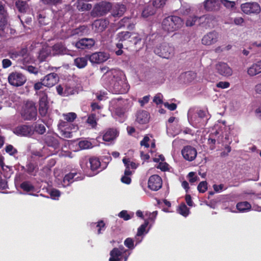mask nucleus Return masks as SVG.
I'll list each match as a JSON object with an SVG mask.
<instances>
[{
  "mask_svg": "<svg viewBox=\"0 0 261 261\" xmlns=\"http://www.w3.org/2000/svg\"><path fill=\"white\" fill-rule=\"evenodd\" d=\"M111 7L110 3L101 2L95 5L91 12V15L94 17L105 15L110 10Z\"/></svg>",
  "mask_w": 261,
  "mask_h": 261,
  "instance_id": "obj_7",
  "label": "nucleus"
},
{
  "mask_svg": "<svg viewBox=\"0 0 261 261\" xmlns=\"http://www.w3.org/2000/svg\"><path fill=\"white\" fill-rule=\"evenodd\" d=\"M124 245L129 249H133L135 248L134 241L130 238H127L124 242Z\"/></svg>",
  "mask_w": 261,
  "mask_h": 261,
  "instance_id": "obj_59",
  "label": "nucleus"
},
{
  "mask_svg": "<svg viewBox=\"0 0 261 261\" xmlns=\"http://www.w3.org/2000/svg\"><path fill=\"white\" fill-rule=\"evenodd\" d=\"M79 147L82 149H86L92 147L91 143L87 140L81 141L79 143Z\"/></svg>",
  "mask_w": 261,
  "mask_h": 261,
  "instance_id": "obj_53",
  "label": "nucleus"
},
{
  "mask_svg": "<svg viewBox=\"0 0 261 261\" xmlns=\"http://www.w3.org/2000/svg\"><path fill=\"white\" fill-rule=\"evenodd\" d=\"M34 129L37 133L41 135L44 134L46 130L44 125L42 124H36Z\"/></svg>",
  "mask_w": 261,
  "mask_h": 261,
  "instance_id": "obj_56",
  "label": "nucleus"
},
{
  "mask_svg": "<svg viewBox=\"0 0 261 261\" xmlns=\"http://www.w3.org/2000/svg\"><path fill=\"white\" fill-rule=\"evenodd\" d=\"M16 6L19 11L24 12L28 8V5L25 2L22 1H18L16 2Z\"/></svg>",
  "mask_w": 261,
  "mask_h": 261,
  "instance_id": "obj_49",
  "label": "nucleus"
},
{
  "mask_svg": "<svg viewBox=\"0 0 261 261\" xmlns=\"http://www.w3.org/2000/svg\"><path fill=\"white\" fill-rule=\"evenodd\" d=\"M53 55H72V52L67 49L62 44L57 43L53 47Z\"/></svg>",
  "mask_w": 261,
  "mask_h": 261,
  "instance_id": "obj_22",
  "label": "nucleus"
},
{
  "mask_svg": "<svg viewBox=\"0 0 261 261\" xmlns=\"http://www.w3.org/2000/svg\"><path fill=\"white\" fill-rule=\"evenodd\" d=\"M151 142V140L148 136H146L144 137L143 139L140 142V145L145 147H149V143Z\"/></svg>",
  "mask_w": 261,
  "mask_h": 261,
  "instance_id": "obj_64",
  "label": "nucleus"
},
{
  "mask_svg": "<svg viewBox=\"0 0 261 261\" xmlns=\"http://www.w3.org/2000/svg\"><path fill=\"white\" fill-rule=\"evenodd\" d=\"M207 189V182L205 181L200 182L197 187V189L198 191L200 193L205 192L206 191Z\"/></svg>",
  "mask_w": 261,
  "mask_h": 261,
  "instance_id": "obj_60",
  "label": "nucleus"
},
{
  "mask_svg": "<svg viewBox=\"0 0 261 261\" xmlns=\"http://www.w3.org/2000/svg\"><path fill=\"white\" fill-rule=\"evenodd\" d=\"M157 215V211H154L152 213L146 212L145 213V216L147 217V219L145 220H148L149 222H152V223H153L155 221Z\"/></svg>",
  "mask_w": 261,
  "mask_h": 261,
  "instance_id": "obj_50",
  "label": "nucleus"
},
{
  "mask_svg": "<svg viewBox=\"0 0 261 261\" xmlns=\"http://www.w3.org/2000/svg\"><path fill=\"white\" fill-rule=\"evenodd\" d=\"M167 0H152V4L154 8H160L163 7Z\"/></svg>",
  "mask_w": 261,
  "mask_h": 261,
  "instance_id": "obj_54",
  "label": "nucleus"
},
{
  "mask_svg": "<svg viewBox=\"0 0 261 261\" xmlns=\"http://www.w3.org/2000/svg\"><path fill=\"white\" fill-rule=\"evenodd\" d=\"M62 117L64 120L71 123L77 118V115L74 112H69L63 113Z\"/></svg>",
  "mask_w": 261,
  "mask_h": 261,
  "instance_id": "obj_40",
  "label": "nucleus"
},
{
  "mask_svg": "<svg viewBox=\"0 0 261 261\" xmlns=\"http://www.w3.org/2000/svg\"><path fill=\"white\" fill-rule=\"evenodd\" d=\"M154 52L159 56L168 59L174 56V47L169 43L164 42L157 45Z\"/></svg>",
  "mask_w": 261,
  "mask_h": 261,
  "instance_id": "obj_4",
  "label": "nucleus"
},
{
  "mask_svg": "<svg viewBox=\"0 0 261 261\" xmlns=\"http://www.w3.org/2000/svg\"><path fill=\"white\" fill-rule=\"evenodd\" d=\"M95 44V41L93 39L83 38L77 42L75 46L77 48L85 49L92 47Z\"/></svg>",
  "mask_w": 261,
  "mask_h": 261,
  "instance_id": "obj_21",
  "label": "nucleus"
},
{
  "mask_svg": "<svg viewBox=\"0 0 261 261\" xmlns=\"http://www.w3.org/2000/svg\"><path fill=\"white\" fill-rule=\"evenodd\" d=\"M162 186V179L158 175L151 176L148 181V187L152 191H156L160 189Z\"/></svg>",
  "mask_w": 261,
  "mask_h": 261,
  "instance_id": "obj_13",
  "label": "nucleus"
},
{
  "mask_svg": "<svg viewBox=\"0 0 261 261\" xmlns=\"http://www.w3.org/2000/svg\"><path fill=\"white\" fill-rule=\"evenodd\" d=\"M219 35L216 31L207 33L202 38L201 43L203 45L210 46L215 44L219 39Z\"/></svg>",
  "mask_w": 261,
  "mask_h": 261,
  "instance_id": "obj_11",
  "label": "nucleus"
},
{
  "mask_svg": "<svg viewBox=\"0 0 261 261\" xmlns=\"http://www.w3.org/2000/svg\"><path fill=\"white\" fill-rule=\"evenodd\" d=\"M131 37H130L129 41L134 43V44L136 45L138 42H140L141 40V38L139 36L135 33H131Z\"/></svg>",
  "mask_w": 261,
  "mask_h": 261,
  "instance_id": "obj_61",
  "label": "nucleus"
},
{
  "mask_svg": "<svg viewBox=\"0 0 261 261\" xmlns=\"http://www.w3.org/2000/svg\"><path fill=\"white\" fill-rule=\"evenodd\" d=\"M149 114L146 111H138L136 115V121L140 124H145L148 122Z\"/></svg>",
  "mask_w": 261,
  "mask_h": 261,
  "instance_id": "obj_26",
  "label": "nucleus"
},
{
  "mask_svg": "<svg viewBox=\"0 0 261 261\" xmlns=\"http://www.w3.org/2000/svg\"><path fill=\"white\" fill-rule=\"evenodd\" d=\"M44 86L47 87L54 86L59 81L57 74L51 73L46 75L43 79Z\"/></svg>",
  "mask_w": 261,
  "mask_h": 261,
  "instance_id": "obj_19",
  "label": "nucleus"
},
{
  "mask_svg": "<svg viewBox=\"0 0 261 261\" xmlns=\"http://www.w3.org/2000/svg\"><path fill=\"white\" fill-rule=\"evenodd\" d=\"M220 3L222 4L227 9L231 11H233L236 9V3L234 1H230L228 0H220Z\"/></svg>",
  "mask_w": 261,
  "mask_h": 261,
  "instance_id": "obj_37",
  "label": "nucleus"
},
{
  "mask_svg": "<svg viewBox=\"0 0 261 261\" xmlns=\"http://www.w3.org/2000/svg\"><path fill=\"white\" fill-rule=\"evenodd\" d=\"M205 114L206 112L204 111L199 110L196 112L194 109L191 108L188 113V121L192 125L198 127L203 123Z\"/></svg>",
  "mask_w": 261,
  "mask_h": 261,
  "instance_id": "obj_3",
  "label": "nucleus"
},
{
  "mask_svg": "<svg viewBox=\"0 0 261 261\" xmlns=\"http://www.w3.org/2000/svg\"><path fill=\"white\" fill-rule=\"evenodd\" d=\"M119 132L116 128H109L105 130L103 135V140L106 142H112L118 137Z\"/></svg>",
  "mask_w": 261,
  "mask_h": 261,
  "instance_id": "obj_20",
  "label": "nucleus"
},
{
  "mask_svg": "<svg viewBox=\"0 0 261 261\" xmlns=\"http://www.w3.org/2000/svg\"><path fill=\"white\" fill-rule=\"evenodd\" d=\"M77 174L76 173H69L66 174L63 180L62 185L64 187L70 185L73 181V178Z\"/></svg>",
  "mask_w": 261,
  "mask_h": 261,
  "instance_id": "obj_34",
  "label": "nucleus"
},
{
  "mask_svg": "<svg viewBox=\"0 0 261 261\" xmlns=\"http://www.w3.org/2000/svg\"><path fill=\"white\" fill-rule=\"evenodd\" d=\"M197 150L193 146L187 145L181 150V154L183 158L187 161H192L197 156Z\"/></svg>",
  "mask_w": 261,
  "mask_h": 261,
  "instance_id": "obj_12",
  "label": "nucleus"
},
{
  "mask_svg": "<svg viewBox=\"0 0 261 261\" xmlns=\"http://www.w3.org/2000/svg\"><path fill=\"white\" fill-rule=\"evenodd\" d=\"M129 19L128 18H124L119 22L120 26H126L129 30H132L134 28V24L129 23Z\"/></svg>",
  "mask_w": 261,
  "mask_h": 261,
  "instance_id": "obj_51",
  "label": "nucleus"
},
{
  "mask_svg": "<svg viewBox=\"0 0 261 261\" xmlns=\"http://www.w3.org/2000/svg\"><path fill=\"white\" fill-rule=\"evenodd\" d=\"M91 0H78L76 7L77 9L81 11H88L92 8V5L87 4L86 2L91 1Z\"/></svg>",
  "mask_w": 261,
  "mask_h": 261,
  "instance_id": "obj_30",
  "label": "nucleus"
},
{
  "mask_svg": "<svg viewBox=\"0 0 261 261\" xmlns=\"http://www.w3.org/2000/svg\"><path fill=\"white\" fill-rule=\"evenodd\" d=\"M88 60L87 57L77 58L74 59V65L79 68H84L87 65Z\"/></svg>",
  "mask_w": 261,
  "mask_h": 261,
  "instance_id": "obj_33",
  "label": "nucleus"
},
{
  "mask_svg": "<svg viewBox=\"0 0 261 261\" xmlns=\"http://www.w3.org/2000/svg\"><path fill=\"white\" fill-rule=\"evenodd\" d=\"M118 216L125 221L130 219L132 217V216L128 214L127 212L125 210L120 212L118 214Z\"/></svg>",
  "mask_w": 261,
  "mask_h": 261,
  "instance_id": "obj_62",
  "label": "nucleus"
},
{
  "mask_svg": "<svg viewBox=\"0 0 261 261\" xmlns=\"http://www.w3.org/2000/svg\"><path fill=\"white\" fill-rule=\"evenodd\" d=\"M183 20L179 17L171 16L165 18L162 22L163 29L167 32H173L180 28Z\"/></svg>",
  "mask_w": 261,
  "mask_h": 261,
  "instance_id": "obj_2",
  "label": "nucleus"
},
{
  "mask_svg": "<svg viewBox=\"0 0 261 261\" xmlns=\"http://www.w3.org/2000/svg\"><path fill=\"white\" fill-rule=\"evenodd\" d=\"M125 11V7L123 5L117 4L116 5L113 11V15L114 17L121 16Z\"/></svg>",
  "mask_w": 261,
  "mask_h": 261,
  "instance_id": "obj_32",
  "label": "nucleus"
},
{
  "mask_svg": "<svg viewBox=\"0 0 261 261\" xmlns=\"http://www.w3.org/2000/svg\"><path fill=\"white\" fill-rule=\"evenodd\" d=\"M131 36V33L128 32H122L117 34L116 40L122 42L129 39Z\"/></svg>",
  "mask_w": 261,
  "mask_h": 261,
  "instance_id": "obj_36",
  "label": "nucleus"
},
{
  "mask_svg": "<svg viewBox=\"0 0 261 261\" xmlns=\"http://www.w3.org/2000/svg\"><path fill=\"white\" fill-rule=\"evenodd\" d=\"M216 69L218 73L224 76H229L232 74V70L225 63H219L216 65Z\"/></svg>",
  "mask_w": 261,
  "mask_h": 261,
  "instance_id": "obj_17",
  "label": "nucleus"
},
{
  "mask_svg": "<svg viewBox=\"0 0 261 261\" xmlns=\"http://www.w3.org/2000/svg\"><path fill=\"white\" fill-rule=\"evenodd\" d=\"M49 102L47 94L43 92H39V113L42 117L48 116Z\"/></svg>",
  "mask_w": 261,
  "mask_h": 261,
  "instance_id": "obj_9",
  "label": "nucleus"
},
{
  "mask_svg": "<svg viewBox=\"0 0 261 261\" xmlns=\"http://www.w3.org/2000/svg\"><path fill=\"white\" fill-rule=\"evenodd\" d=\"M20 67L21 68L24 69L26 70H27L28 72L31 73H34L36 74L38 73V69L36 67L33 66H28V65H24L21 66L20 65Z\"/></svg>",
  "mask_w": 261,
  "mask_h": 261,
  "instance_id": "obj_58",
  "label": "nucleus"
},
{
  "mask_svg": "<svg viewBox=\"0 0 261 261\" xmlns=\"http://www.w3.org/2000/svg\"><path fill=\"white\" fill-rule=\"evenodd\" d=\"M155 13V8L150 6H148L143 10L142 16L144 18H147L149 16L153 15Z\"/></svg>",
  "mask_w": 261,
  "mask_h": 261,
  "instance_id": "obj_39",
  "label": "nucleus"
},
{
  "mask_svg": "<svg viewBox=\"0 0 261 261\" xmlns=\"http://www.w3.org/2000/svg\"><path fill=\"white\" fill-rule=\"evenodd\" d=\"M110 57L109 54L105 52H97L92 54L89 58L92 63L100 64L106 61Z\"/></svg>",
  "mask_w": 261,
  "mask_h": 261,
  "instance_id": "obj_15",
  "label": "nucleus"
},
{
  "mask_svg": "<svg viewBox=\"0 0 261 261\" xmlns=\"http://www.w3.org/2000/svg\"><path fill=\"white\" fill-rule=\"evenodd\" d=\"M18 60L19 61L20 63H22L23 64L22 66H24L25 65L24 64L25 63H29L31 61V58L26 53H23L22 54L21 58H19Z\"/></svg>",
  "mask_w": 261,
  "mask_h": 261,
  "instance_id": "obj_55",
  "label": "nucleus"
},
{
  "mask_svg": "<svg viewBox=\"0 0 261 261\" xmlns=\"http://www.w3.org/2000/svg\"><path fill=\"white\" fill-rule=\"evenodd\" d=\"M80 165L85 172H88L90 170L94 171L99 169L100 166V162L96 158L85 157L81 159Z\"/></svg>",
  "mask_w": 261,
  "mask_h": 261,
  "instance_id": "obj_5",
  "label": "nucleus"
},
{
  "mask_svg": "<svg viewBox=\"0 0 261 261\" xmlns=\"http://www.w3.org/2000/svg\"><path fill=\"white\" fill-rule=\"evenodd\" d=\"M205 17V16L200 17H197L196 16H190L186 21V25L190 27L193 26L196 24L197 21L200 23L201 19H202Z\"/></svg>",
  "mask_w": 261,
  "mask_h": 261,
  "instance_id": "obj_38",
  "label": "nucleus"
},
{
  "mask_svg": "<svg viewBox=\"0 0 261 261\" xmlns=\"http://www.w3.org/2000/svg\"><path fill=\"white\" fill-rule=\"evenodd\" d=\"M91 226L93 229L97 228V233L98 234L101 233V230H104L105 229V224L102 221H100L97 223H92Z\"/></svg>",
  "mask_w": 261,
  "mask_h": 261,
  "instance_id": "obj_42",
  "label": "nucleus"
},
{
  "mask_svg": "<svg viewBox=\"0 0 261 261\" xmlns=\"http://www.w3.org/2000/svg\"><path fill=\"white\" fill-rule=\"evenodd\" d=\"M9 83L12 86L19 87L22 86L27 81L26 77L19 72H12L8 76Z\"/></svg>",
  "mask_w": 261,
  "mask_h": 261,
  "instance_id": "obj_10",
  "label": "nucleus"
},
{
  "mask_svg": "<svg viewBox=\"0 0 261 261\" xmlns=\"http://www.w3.org/2000/svg\"><path fill=\"white\" fill-rule=\"evenodd\" d=\"M108 24V21L106 19H97L92 23V29L95 32H101L106 29Z\"/></svg>",
  "mask_w": 261,
  "mask_h": 261,
  "instance_id": "obj_18",
  "label": "nucleus"
},
{
  "mask_svg": "<svg viewBox=\"0 0 261 261\" xmlns=\"http://www.w3.org/2000/svg\"><path fill=\"white\" fill-rule=\"evenodd\" d=\"M149 224L148 220H145L144 223L142 224L138 228L137 231V236L141 237L145 231L146 227Z\"/></svg>",
  "mask_w": 261,
  "mask_h": 261,
  "instance_id": "obj_52",
  "label": "nucleus"
},
{
  "mask_svg": "<svg viewBox=\"0 0 261 261\" xmlns=\"http://www.w3.org/2000/svg\"><path fill=\"white\" fill-rule=\"evenodd\" d=\"M127 252L123 246H121L119 248H113L110 252V257L109 261H121L122 255Z\"/></svg>",
  "mask_w": 261,
  "mask_h": 261,
  "instance_id": "obj_14",
  "label": "nucleus"
},
{
  "mask_svg": "<svg viewBox=\"0 0 261 261\" xmlns=\"http://www.w3.org/2000/svg\"><path fill=\"white\" fill-rule=\"evenodd\" d=\"M58 127L60 131H63L64 129L70 128L71 130L75 132L78 129V126L77 125L71 124L67 121H64L63 120H59Z\"/></svg>",
  "mask_w": 261,
  "mask_h": 261,
  "instance_id": "obj_27",
  "label": "nucleus"
},
{
  "mask_svg": "<svg viewBox=\"0 0 261 261\" xmlns=\"http://www.w3.org/2000/svg\"><path fill=\"white\" fill-rule=\"evenodd\" d=\"M38 171L37 166L32 163H30L27 165V171L32 175H36Z\"/></svg>",
  "mask_w": 261,
  "mask_h": 261,
  "instance_id": "obj_45",
  "label": "nucleus"
},
{
  "mask_svg": "<svg viewBox=\"0 0 261 261\" xmlns=\"http://www.w3.org/2000/svg\"><path fill=\"white\" fill-rule=\"evenodd\" d=\"M229 23L233 24L237 26L243 27L245 23V20L242 17L237 16L234 18H231L230 19Z\"/></svg>",
  "mask_w": 261,
  "mask_h": 261,
  "instance_id": "obj_35",
  "label": "nucleus"
},
{
  "mask_svg": "<svg viewBox=\"0 0 261 261\" xmlns=\"http://www.w3.org/2000/svg\"><path fill=\"white\" fill-rule=\"evenodd\" d=\"M178 212L184 217H187L189 214V209L185 203H181L178 207Z\"/></svg>",
  "mask_w": 261,
  "mask_h": 261,
  "instance_id": "obj_44",
  "label": "nucleus"
},
{
  "mask_svg": "<svg viewBox=\"0 0 261 261\" xmlns=\"http://www.w3.org/2000/svg\"><path fill=\"white\" fill-rule=\"evenodd\" d=\"M188 176L189 178V181L191 183H194L199 179L198 177L196 175V173L194 172H190L188 174Z\"/></svg>",
  "mask_w": 261,
  "mask_h": 261,
  "instance_id": "obj_63",
  "label": "nucleus"
},
{
  "mask_svg": "<svg viewBox=\"0 0 261 261\" xmlns=\"http://www.w3.org/2000/svg\"><path fill=\"white\" fill-rule=\"evenodd\" d=\"M182 76L187 80V81L190 82L196 77V73L193 71H188L182 75Z\"/></svg>",
  "mask_w": 261,
  "mask_h": 261,
  "instance_id": "obj_47",
  "label": "nucleus"
},
{
  "mask_svg": "<svg viewBox=\"0 0 261 261\" xmlns=\"http://www.w3.org/2000/svg\"><path fill=\"white\" fill-rule=\"evenodd\" d=\"M204 6L208 11H217L220 8L218 0H206L204 3Z\"/></svg>",
  "mask_w": 261,
  "mask_h": 261,
  "instance_id": "obj_24",
  "label": "nucleus"
},
{
  "mask_svg": "<svg viewBox=\"0 0 261 261\" xmlns=\"http://www.w3.org/2000/svg\"><path fill=\"white\" fill-rule=\"evenodd\" d=\"M50 51L49 47L43 48L39 53V58L41 61L44 60L49 56V52Z\"/></svg>",
  "mask_w": 261,
  "mask_h": 261,
  "instance_id": "obj_48",
  "label": "nucleus"
},
{
  "mask_svg": "<svg viewBox=\"0 0 261 261\" xmlns=\"http://www.w3.org/2000/svg\"><path fill=\"white\" fill-rule=\"evenodd\" d=\"M20 188L27 192L33 191L34 190V186L31 182L28 181L22 182L20 185Z\"/></svg>",
  "mask_w": 261,
  "mask_h": 261,
  "instance_id": "obj_41",
  "label": "nucleus"
},
{
  "mask_svg": "<svg viewBox=\"0 0 261 261\" xmlns=\"http://www.w3.org/2000/svg\"><path fill=\"white\" fill-rule=\"evenodd\" d=\"M97 119L96 117V115L94 114H91L89 115L87 122L92 127L94 128L97 125Z\"/></svg>",
  "mask_w": 261,
  "mask_h": 261,
  "instance_id": "obj_43",
  "label": "nucleus"
},
{
  "mask_svg": "<svg viewBox=\"0 0 261 261\" xmlns=\"http://www.w3.org/2000/svg\"><path fill=\"white\" fill-rule=\"evenodd\" d=\"M236 207L239 212L245 213L251 209V205L249 202L243 201L238 203Z\"/></svg>",
  "mask_w": 261,
  "mask_h": 261,
  "instance_id": "obj_31",
  "label": "nucleus"
},
{
  "mask_svg": "<svg viewBox=\"0 0 261 261\" xmlns=\"http://www.w3.org/2000/svg\"><path fill=\"white\" fill-rule=\"evenodd\" d=\"M56 89L59 94L64 96H68V95L72 94L73 93L72 90L71 89H70V91H69V90L67 89H66L64 91L63 88L60 85L57 86Z\"/></svg>",
  "mask_w": 261,
  "mask_h": 261,
  "instance_id": "obj_46",
  "label": "nucleus"
},
{
  "mask_svg": "<svg viewBox=\"0 0 261 261\" xmlns=\"http://www.w3.org/2000/svg\"><path fill=\"white\" fill-rule=\"evenodd\" d=\"M6 16L7 15L0 17V36L1 37H6L10 30L7 23Z\"/></svg>",
  "mask_w": 261,
  "mask_h": 261,
  "instance_id": "obj_23",
  "label": "nucleus"
},
{
  "mask_svg": "<svg viewBox=\"0 0 261 261\" xmlns=\"http://www.w3.org/2000/svg\"><path fill=\"white\" fill-rule=\"evenodd\" d=\"M122 162L125 167L124 172L126 174H132L130 169H135L137 168V166L134 162H132L129 159L124 158Z\"/></svg>",
  "mask_w": 261,
  "mask_h": 261,
  "instance_id": "obj_29",
  "label": "nucleus"
},
{
  "mask_svg": "<svg viewBox=\"0 0 261 261\" xmlns=\"http://www.w3.org/2000/svg\"><path fill=\"white\" fill-rule=\"evenodd\" d=\"M100 70L104 72L101 79L102 83L108 86L113 93L122 94L128 92L129 86L122 71L116 69L108 70L106 66L101 67Z\"/></svg>",
  "mask_w": 261,
  "mask_h": 261,
  "instance_id": "obj_1",
  "label": "nucleus"
},
{
  "mask_svg": "<svg viewBox=\"0 0 261 261\" xmlns=\"http://www.w3.org/2000/svg\"><path fill=\"white\" fill-rule=\"evenodd\" d=\"M242 12L246 15L258 14L261 12V7L256 2H247L240 6Z\"/></svg>",
  "mask_w": 261,
  "mask_h": 261,
  "instance_id": "obj_8",
  "label": "nucleus"
},
{
  "mask_svg": "<svg viewBox=\"0 0 261 261\" xmlns=\"http://www.w3.org/2000/svg\"><path fill=\"white\" fill-rule=\"evenodd\" d=\"M45 142L49 146L57 148L59 146L58 137L54 134L47 135L45 138Z\"/></svg>",
  "mask_w": 261,
  "mask_h": 261,
  "instance_id": "obj_28",
  "label": "nucleus"
},
{
  "mask_svg": "<svg viewBox=\"0 0 261 261\" xmlns=\"http://www.w3.org/2000/svg\"><path fill=\"white\" fill-rule=\"evenodd\" d=\"M21 115L25 120H31L36 119L37 109L35 103L32 101H27L22 111Z\"/></svg>",
  "mask_w": 261,
  "mask_h": 261,
  "instance_id": "obj_6",
  "label": "nucleus"
},
{
  "mask_svg": "<svg viewBox=\"0 0 261 261\" xmlns=\"http://www.w3.org/2000/svg\"><path fill=\"white\" fill-rule=\"evenodd\" d=\"M261 73V60L253 63L247 69V73L250 76H255Z\"/></svg>",
  "mask_w": 261,
  "mask_h": 261,
  "instance_id": "obj_25",
  "label": "nucleus"
},
{
  "mask_svg": "<svg viewBox=\"0 0 261 261\" xmlns=\"http://www.w3.org/2000/svg\"><path fill=\"white\" fill-rule=\"evenodd\" d=\"M13 133L17 136L28 137L33 134V131L30 126L20 125L13 129Z\"/></svg>",
  "mask_w": 261,
  "mask_h": 261,
  "instance_id": "obj_16",
  "label": "nucleus"
},
{
  "mask_svg": "<svg viewBox=\"0 0 261 261\" xmlns=\"http://www.w3.org/2000/svg\"><path fill=\"white\" fill-rule=\"evenodd\" d=\"M5 150L11 155H15L17 153V150L11 145H7Z\"/></svg>",
  "mask_w": 261,
  "mask_h": 261,
  "instance_id": "obj_57",
  "label": "nucleus"
}]
</instances>
